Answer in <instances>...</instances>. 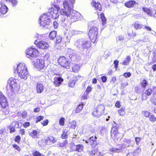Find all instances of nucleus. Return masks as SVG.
Instances as JSON below:
<instances>
[{"instance_id":"obj_1","label":"nucleus","mask_w":156,"mask_h":156,"mask_svg":"<svg viewBox=\"0 0 156 156\" xmlns=\"http://www.w3.org/2000/svg\"><path fill=\"white\" fill-rule=\"evenodd\" d=\"M75 2V0H64L63 2V8L60 11L61 14L65 16V18L62 17L61 19L63 24H69L79 19L80 14L72 9Z\"/></svg>"},{"instance_id":"obj_2","label":"nucleus","mask_w":156,"mask_h":156,"mask_svg":"<svg viewBox=\"0 0 156 156\" xmlns=\"http://www.w3.org/2000/svg\"><path fill=\"white\" fill-rule=\"evenodd\" d=\"M15 73L16 72L21 78L26 80L29 77V74L25 64L23 63H20L13 67Z\"/></svg>"},{"instance_id":"obj_3","label":"nucleus","mask_w":156,"mask_h":156,"mask_svg":"<svg viewBox=\"0 0 156 156\" xmlns=\"http://www.w3.org/2000/svg\"><path fill=\"white\" fill-rule=\"evenodd\" d=\"M18 80L13 78H9L8 80L7 89L9 92L14 96L16 93H17L20 88Z\"/></svg>"},{"instance_id":"obj_4","label":"nucleus","mask_w":156,"mask_h":156,"mask_svg":"<svg viewBox=\"0 0 156 156\" xmlns=\"http://www.w3.org/2000/svg\"><path fill=\"white\" fill-rule=\"evenodd\" d=\"M81 51L85 49H87L88 48L91 46L90 42L87 40L83 39H80L77 41L74 44Z\"/></svg>"},{"instance_id":"obj_5","label":"nucleus","mask_w":156,"mask_h":156,"mask_svg":"<svg viewBox=\"0 0 156 156\" xmlns=\"http://www.w3.org/2000/svg\"><path fill=\"white\" fill-rule=\"evenodd\" d=\"M98 30L96 26H93L89 31L88 35L91 42L93 43L97 42L98 36Z\"/></svg>"},{"instance_id":"obj_6","label":"nucleus","mask_w":156,"mask_h":156,"mask_svg":"<svg viewBox=\"0 0 156 156\" xmlns=\"http://www.w3.org/2000/svg\"><path fill=\"white\" fill-rule=\"evenodd\" d=\"M60 9L59 6L56 5H55L54 7H51L49 9L47 13L48 15H51V16L53 19H56L59 16L58 11Z\"/></svg>"},{"instance_id":"obj_7","label":"nucleus","mask_w":156,"mask_h":156,"mask_svg":"<svg viewBox=\"0 0 156 156\" xmlns=\"http://www.w3.org/2000/svg\"><path fill=\"white\" fill-rule=\"evenodd\" d=\"M105 109V107L103 105H99L94 108L92 114L94 116L99 117L103 114Z\"/></svg>"},{"instance_id":"obj_8","label":"nucleus","mask_w":156,"mask_h":156,"mask_svg":"<svg viewBox=\"0 0 156 156\" xmlns=\"http://www.w3.org/2000/svg\"><path fill=\"white\" fill-rule=\"evenodd\" d=\"M38 53L37 49L33 47L28 48L26 50L27 57L28 58L35 57L38 55Z\"/></svg>"},{"instance_id":"obj_9","label":"nucleus","mask_w":156,"mask_h":156,"mask_svg":"<svg viewBox=\"0 0 156 156\" xmlns=\"http://www.w3.org/2000/svg\"><path fill=\"white\" fill-rule=\"evenodd\" d=\"M41 26L44 27L48 25L50 23V18L48 15L44 13L41 16L39 20Z\"/></svg>"},{"instance_id":"obj_10","label":"nucleus","mask_w":156,"mask_h":156,"mask_svg":"<svg viewBox=\"0 0 156 156\" xmlns=\"http://www.w3.org/2000/svg\"><path fill=\"white\" fill-rule=\"evenodd\" d=\"M58 62L59 65L62 67L68 69L69 68V62L64 56H62L58 59Z\"/></svg>"},{"instance_id":"obj_11","label":"nucleus","mask_w":156,"mask_h":156,"mask_svg":"<svg viewBox=\"0 0 156 156\" xmlns=\"http://www.w3.org/2000/svg\"><path fill=\"white\" fill-rule=\"evenodd\" d=\"M34 44L36 45L39 48L41 49H48L49 47L48 44L44 41H40L38 42L37 40H36Z\"/></svg>"},{"instance_id":"obj_12","label":"nucleus","mask_w":156,"mask_h":156,"mask_svg":"<svg viewBox=\"0 0 156 156\" xmlns=\"http://www.w3.org/2000/svg\"><path fill=\"white\" fill-rule=\"evenodd\" d=\"M34 65L37 69H42L44 67V62L42 59H37L34 63Z\"/></svg>"},{"instance_id":"obj_13","label":"nucleus","mask_w":156,"mask_h":156,"mask_svg":"<svg viewBox=\"0 0 156 156\" xmlns=\"http://www.w3.org/2000/svg\"><path fill=\"white\" fill-rule=\"evenodd\" d=\"M0 104L3 108H5L8 106V102L2 93L0 92Z\"/></svg>"},{"instance_id":"obj_14","label":"nucleus","mask_w":156,"mask_h":156,"mask_svg":"<svg viewBox=\"0 0 156 156\" xmlns=\"http://www.w3.org/2000/svg\"><path fill=\"white\" fill-rule=\"evenodd\" d=\"M9 112L8 109L4 108L0 110V119L3 120L5 119L8 116Z\"/></svg>"},{"instance_id":"obj_15","label":"nucleus","mask_w":156,"mask_h":156,"mask_svg":"<svg viewBox=\"0 0 156 156\" xmlns=\"http://www.w3.org/2000/svg\"><path fill=\"white\" fill-rule=\"evenodd\" d=\"M143 11L146 13L148 15L151 16H154L156 18V10H150L146 8L143 7L142 9Z\"/></svg>"},{"instance_id":"obj_16","label":"nucleus","mask_w":156,"mask_h":156,"mask_svg":"<svg viewBox=\"0 0 156 156\" xmlns=\"http://www.w3.org/2000/svg\"><path fill=\"white\" fill-rule=\"evenodd\" d=\"M96 139L97 138L96 136H92L87 140H85V141L86 143L90 145L92 147L96 145Z\"/></svg>"},{"instance_id":"obj_17","label":"nucleus","mask_w":156,"mask_h":156,"mask_svg":"<svg viewBox=\"0 0 156 156\" xmlns=\"http://www.w3.org/2000/svg\"><path fill=\"white\" fill-rule=\"evenodd\" d=\"M8 10L7 7L2 3H0V16L6 13Z\"/></svg>"},{"instance_id":"obj_18","label":"nucleus","mask_w":156,"mask_h":156,"mask_svg":"<svg viewBox=\"0 0 156 156\" xmlns=\"http://www.w3.org/2000/svg\"><path fill=\"white\" fill-rule=\"evenodd\" d=\"M54 80V84L56 87L59 86L63 81V79L60 77H55Z\"/></svg>"},{"instance_id":"obj_19","label":"nucleus","mask_w":156,"mask_h":156,"mask_svg":"<svg viewBox=\"0 0 156 156\" xmlns=\"http://www.w3.org/2000/svg\"><path fill=\"white\" fill-rule=\"evenodd\" d=\"M19 127V124L17 122L13 121L12 122L11 126H10V133H12L15 131V128H18Z\"/></svg>"},{"instance_id":"obj_20","label":"nucleus","mask_w":156,"mask_h":156,"mask_svg":"<svg viewBox=\"0 0 156 156\" xmlns=\"http://www.w3.org/2000/svg\"><path fill=\"white\" fill-rule=\"evenodd\" d=\"M67 53L69 55V57L70 58H73L75 59L76 58V51L70 48L67 49Z\"/></svg>"},{"instance_id":"obj_21","label":"nucleus","mask_w":156,"mask_h":156,"mask_svg":"<svg viewBox=\"0 0 156 156\" xmlns=\"http://www.w3.org/2000/svg\"><path fill=\"white\" fill-rule=\"evenodd\" d=\"M44 86L42 84L38 83L36 85V91L38 93H41L44 90Z\"/></svg>"},{"instance_id":"obj_22","label":"nucleus","mask_w":156,"mask_h":156,"mask_svg":"<svg viewBox=\"0 0 156 156\" xmlns=\"http://www.w3.org/2000/svg\"><path fill=\"white\" fill-rule=\"evenodd\" d=\"M122 148V147L117 148L114 146H111L109 148V151L113 153H119L121 151Z\"/></svg>"},{"instance_id":"obj_23","label":"nucleus","mask_w":156,"mask_h":156,"mask_svg":"<svg viewBox=\"0 0 156 156\" xmlns=\"http://www.w3.org/2000/svg\"><path fill=\"white\" fill-rule=\"evenodd\" d=\"M91 4L96 9L100 11L101 10V5L100 3L98 2H96L94 1L91 2Z\"/></svg>"},{"instance_id":"obj_24","label":"nucleus","mask_w":156,"mask_h":156,"mask_svg":"<svg viewBox=\"0 0 156 156\" xmlns=\"http://www.w3.org/2000/svg\"><path fill=\"white\" fill-rule=\"evenodd\" d=\"M119 133H118V129L115 126H113L111 131V137L116 136V134Z\"/></svg>"},{"instance_id":"obj_25","label":"nucleus","mask_w":156,"mask_h":156,"mask_svg":"<svg viewBox=\"0 0 156 156\" xmlns=\"http://www.w3.org/2000/svg\"><path fill=\"white\" fill-rule=\"evenodd\" d=\"M5 1L9 4H11L12 6H16L18 3L17 0H5Z\"/></svg>"},{"instance_id":"obj_26","label":"nucleus","mask_w":156,"mask_h":156,"mask_svg":"<svg viewBox=\"0 0 156 156\" xmlns=\"http://www.w3.org/2000/svg\"><path fill=\"white\" fill-rule=\"evenodd\" d=\"M136 3V2L134 1H130L125 3V6L128 8L133 7Z\"/></svg>"},{"instance_id":"obj_27","label":"nucleus","mask_w":156,"mask_h":156,"mask_svg":"<svg viewBox=\"0 0 156 156\" xmlns=\"http://www.w3.org/2000/svg\"><path fill=\"white\" fill-rule=\"evenodd\" d=\"M68 144L67 140H65L62 142H58L57 143V146L58 147H62L66 146Z\"/></svg>"},{"instance_id":"obj_28","label":"nucleus","mask_w":156,"mask_h":156,"mask_svg":"<svg viewBox=\"0 0 156 156\" xmlns=\"http://www.w3.org/2000/svg\"><path fill=\"white\" fill-rule=\"evenodd\" d=\"M143 27V25L139 22H136L135 23L134 27L136 30L140 29Z\"/></svg>"},{"instance_id":"obj_29","label":"nucleus","mask_w":156,"mask_h":156,"mask_svg":"<svg viewBox=\"0 0 156 156\" xmlns=\"http://www.w3.org/2000/svg\"><path fill=\"white\" fill-rule=\"evenodd\" d=\"M57 32L55 31H51L49 34V37L51 40L54 39L56 36Z\"/></svg>"},{"instance_id":"obj_30","label":"nucleus","mask_w":156,"mask_h":156,"mask_svg":"<svg viewBox=\"0 0 156 156\" xmlns=\"http://www.w3.org/2000/svg\"><path fill=\"white\" fill-rule=\"evenodd\" d=\"M116 136L112 137V138L113 139L114 141H116L120 139H121L122 136V134L119 133L116 134Z\"/></svg>"},{"instance_id":"obj_31","label":"nucleus","mask_w":156,"mask_h":156,"mask_svg":"<svg viewBox=\"0 0 156 156\" xmlns=\"http://www.w3.org/2000/svg\"><path fill=\"white\" fill-rule=\"evenodd\" d=\"M131 58L129 56H127L126 59L123 62L122 64L123 65H128L130 61Z\"/></svg>"},{"instance_id":"obj_32","label":"nucleus","mask_w":156,"mask_h":156,"mask_svg":"<svg viewBox=\"0 0 156 156\" xmlns=\"http://www.w3.org/2000/svg\"><path fill=\"white\" fill-rule=\"evenodd\" d=\"M99 129L100 130V133L102 136H103L107 132V129L103 126L100 127L99 128Z\"/></svg>"},{"instance_id":"obj_33","label":"nucleus","mask_w":156,"mask_h":156,"mask_svg":"<svg viewBox=\"0 0 156 156\" xmlns=\"http://www.w3.org/2000/svg\"><path fill=\"white\" fill-rule=\"evenodd\" d=\"M83 146L82 144H78L76 146L75 151L78 152H81L83 151Z\"/></svg>"},{"instance_id":"obj_34","label":"nucleus","mask_w":156,"mask_h":156,"mask_svg":"<svg viewBox=\"0 0 156 156\" xmlns=\"http://www.w3.org/2000/svg\"><path fill=\"white\" fill-rule=\"evenodd\" d=\"M83 105L84 104L81 103V104L79 105L78 106L75 110L76 113H79L83 109Z\"/></svg>"},{"instance_id":"obj_35","label":"nucleus","mask_w":156,"mask_h":156,"mask_svg":"<svg viewBox=\"0 0 156 156\" xmlns=\"http://www.w3.org/2000/svg\"><path fill=\"white\" fill-rule=\"evenodd\" d=\"M37 131L34 130L29 133L30 135L33 138H35L37 137Z\"/></svg>"},{"instance_id":"obj_36","label":"nucleus","mask_w":156,"mask_h":156,"mask_svg":"<svg viewBox=\"0 0 156 156\" xmlns=\"http://www.w3.org/2000/svg\"><path fill=\"white\" fill-rule=\"evenodd\" d=\"M69 126L70 128L74 129L76 126V122L74 121H73L69 123Z\"/></svg>"},{"instance_id":"obj_37","label":"nucleus","mask_w":156,"mask_h":156,"mask_svg":"<svg viewBox=\"0 0 156 156\" xmlns=\"http://www.w3.org/2000/svg\"><path fill=\"white\" fill-rule=\"evenodd\" d=\"M125 109L124 107H122L118 111V112L120 115L123 116L125 115Z\"/></svg>"},{"instance_id":"obj_38","label":"nucleus","mask_w":156,"mask_h":156,"mask_svg":"<svg viewBox=\"0 0 156 156\" xmlns=\"http://www.w3.org/2000/svg\"><path fill=\"white\" fill-rule=\"evenodd\" d=\"M148 83L145 79H144L140 83L141 86L143 88H145L147 85Z\"/></svg>"},{"instance_id":"obj_39","label":"nucleus","mask_w":156,"mask_h":156,"mask_svg":"<svg viewBox=\"0 0 156 156\" xmlns=\"http://www.w3.org/2000/svg\"><path fill=\"white\" fill-rule=\"evenodd\" d=\"M80 68V66L78 65H75L72 67V70L73 72L77 73L79 71Z\"/></svg>"},{"instance_id":"obj_40","label":"nucleus","mask_w":156,"mask_h":156,"mask_svg":"<svg viewBox=\"0 0 156 156\" xmlns=\"http://www.w3.org/2000/svg\"><path fill=\"white\" fill-rule=\"evenodd\" d=\"M149 117L150 122H153L156 121V118L153 115L151 114Z\"/></svg>"},{"instance_id":"obj_41","label":"nucleus","mask_w":156,"mask_h":156,"mask_svg":"<svg viewBox=\"0 0 156 156\" xmlns=\"http://www.w3.org/2000/svg\"><path fill=\"white\" fill-rule=\"evenodd\" d=\"M46 140H47L46 139H42L41 140H40L38 141V144L41 147H42L45 145V142L46 141Z\"/></svg>"},{"instance_id":"obj_42","label":"nucleus","mask_w":156,"mask_h":156,"mask_svg":"<svg viewBox=\"0 0 156 156\" xmlns=\"http://www.w3.org/2000/svg\"><path fill=\"white\" fill-rule=\"evenodd\" d=\"M101 19L102 20V24L103 25H104L106 23V19L103 14H101Z\"/></svg>"},{"instance_id":"obj_43","label":"nucleus","mask_w":156,"mask_h":156,"mask_svg":"<svg viewBox=\"0 0 156 156\" xmlns=\"http://www.w3.org/2000/svg\"><path fill=\"white\" fill-rule=\"evenodd\" d=\"M142 113L143 115L146 117H148L151 114L149 112L145 110L143 111Z\"/></svg>"},{"instance_id":"obj_44","label":"nucleus","mask_w":156,"mask_h":156,"mask_svg":"<svg viewBox=\"0 0 156 156\" xmlns=\"http://www.w3.org/2000/svg\"><path fill=\"white\" fill-rule=\"evenodd\" d=\"M67 131L66 130H64L62 134V139H66L68 135Z\"/></svg>"},{"instance_id":"obj_45","label":"nucleus","mask_w":156,"mask_h":156,"mask_svg":"<svg viewBox=\"0 0 156 156\" xmlns=\"http://www.w3.org/2000/svg\"><path fill=\"white\" fill-rule=\"evenodd\" d=\"M97 150L96 149H94L91 151H88V154L90 156H93L97 154Z\"/></svg>"},{"instance_id":"obj_46","label":"nucleus","mask_w":156,"mask_h":156,"mask_svg":"<svg viewBox=\"0 0 156 156\" xmlns=\"http://www.w3.org/2000/svg\"><path fill=\"white\" fill-rule=\"evenodd\" d=\"M65 119L64 118L62 117H61L59 121V125L62 126H63L65 124Z\"/></svg>"},{"instance_id":"obj_47","label":"nucleus","mask_w":156,"mask_h":156,"mask_svg":"<svg viewBox=\"0 0 156 156\" xmlns=\"http://www.w3.org/2000/svg\"><path fill=\"white\" fill-rule=\"evenodd\" d=\"M88 93L87 92H85L83 95V96L81 97V100H85L87 99L88 98Z\"/></svg>"},{"instance_id":"obj_48","label":"nucleus","mask_w":156,"mask_h":156,"mask_svg":"<svg viewBox=\"0 0 156 156\" xmlns=\"http://www.w3.org/2000/svg\"><path fill=\"white\" fill-rule=\"evenodd\" d=\"M152 92V90L151 89H148L146 90L144 94L147 96H149L151 95Z\"/></svg>"},{"instance_id":"obj_49","label":"nucleus","mask_w":156,"mask_h":156,"mask_svg":"<svg viewBox=\"0 0 156 156\" xmlns=\"http://www.w3.org/2000/svg\"><path fill=\"white\" fill-rule=\"evenodd\" d=\"M75 83V80H70L68 83L69 86L70 87H73L74 86Z\"/></svg>"},{"instance_id":"obj_50","label":"nucleus","mask_w":156,"mask_h":156,"mask_svg":"<svg viewBox=\"0 0 156 156\" xmlns=\"http://www.w3.org/2000/svg\"><path fill=\"white\" fill-rule=\"evenodd\" d=\"M128 83L125 82L124 83H121L120 88L121 89H123L127 86L128 85Z\"/></svg>"},{"instance_id":"obj_51","label":"nucleus","mask_w":156,"mask_h":156,"mask_svg":"<svg viewBox=\"0 0 156 156\" xmlns=\"http://www.w3.org/2000/svg\"><path fill=\"white\" fill-rule=\"evenodd\" d=\"M56 37V43H60L62 41V37L60 36H57Z\"/></svg>"},{"instance_id":"obj_52","label":"nucleus","mask_w":156,"mask_h":156,"mask_svg":"<svg viewBox=\"0 0 156 156\" xmlns=\"http://www.w3.org/2000/svg\"><path fill=\"white\" fill-rule=\"evenodd\" d=\"M124 142L126 143L127 144H126L125 146H124V147H128L129 146V145L130 144L131 141L129 140L125 139L124 140ZM122 147H124L123 145H122Z\"/></svg>"},{"instance_id":"obj_53","label":"nucleus","mask_w":156,"mask_h":156,"mask_svg":"<svg viewBox=\"0 0 156 156\" xmlns=\"http://www.w3.org/2000/svg\"><path fill=\"white\" fill-rule=\"evenodd\" d=\"M34 156H41L42 155L39 151H34L33 152Z\"/></svg>"},{"instance_id":"obj_54","label":"nucleus","mask_w":156,"mask_h":156,"mask_svg":"<svg viewBox=\"0 0 156 156\" xmlns=\"http://www.w3.org/2000/svg\"><path fill=\"white\" fill-rule=\"evenodd\" d=\"M144 29H145L147 31H148L149 32L151 31H153L154 32V31L151 28L147 26H145L144 28Z\"/></svg>"},{"instance_id":"obj_55","label":"nucleus","mask_w":156,"mask_h":156,"mask_svg":"<svg viewBox=\"0 0 156 156\" xmlns=\"http://www.w3.org/2000/svg\"><path fill=\"white\" fill-rule=\"evenodd\" d=\"M123 37L122 35H120L117 38V42L121 41L123 40Z\"/></svg>"},{"instance_id":"obj_56","label":"nucleus","mask_w":156,"mask_h":156,"mask_svg":"<svg viewBox=\"0 0 156 156\" xmlns=\"http://www.w3.org/2000/svg\"><path fill=\"white\" fill-rule=\"evenodd\" d=\"M48 140L51 141V142H52L53 143H55L56 141V140L55 139V138H54L53 137L50 136L48 137Z\"/></svg>"},{"instance_id":"obj_57","label":"nucleus","mask_w":156,"mask_h":156,"mask_svg":"<svg viewBox=\"0 0 156 156\" xmlns=\"http://www.w3.org/2000/svg\"><path fill=\"white\" fill-rule=\"evenodd\" d=\"M44 117L42 116H38L37 118V119L36 120V123H37L38 122L41 121V120L43 119L44 118Z\"/></svg>"},{"instance_id":"obj_58","label":"nucleus","mask_w":156,"mask_h":156,"mask_svg":"<svg viewBox=\"0 0 156 156\" xmlns=\"http://www.w3.org/2000/svg\"><path fill=\"white\" fill-rule=\"evenodd\" d=\"M125 78L129 77L131 76V74L130 72L125 73L123 75Z\"/></svg>"},{"instance_id":"obj_59","label":"nucleus","mask_w":156,"mask_h":156,"mask_svg":"<svg viewBox=\"0 0 156 156\" xmlns=\"http://www.w3.org/2000/svg\"><path fill=\"white\" fill-rule=\"evenodd\" d=\"M21 140L20 136L19 135L16 136L15 139V141L18 143L20 142Z\"/></svg>"},{"instance_id":"obj_60","label":"nucleus","mask_w":156,"mask_h":156,"mask_svg":"<svg viewBox=\"0 0 156 156\" xmlns=\"http://www.w3.org/2000/svg\"><path fill=\"white\" fill-rule=\"evenodd\" d=\"M41 123L43 126H46L48 124V120L46 119L44 121L41 122Z\"/></svg>"},{"instance_id":"obj_61","label":"nucleus","mask_w":156,"mask_h":156,"mask_svg":"<svg viewBox=\"0 0 156 156\" xmlns=\"http://www.w3.org/2000/svg\"><path fill=\"white\" fill-rule=\"evenodd\" d=\"M13 147L17 151H19L20 150V147L17 145L16 144L13 145Z\"/></svg>"},{"instance_id":"obj_62","label":"nucleus","mask_w":156,"mask_h":156,"mask_svg":"<svg viewBox=\"0 0 156 156\" xmlns=\"http://www.w3.org/2000/svg\"><path fill=\"white\" fill-rule=\"evenodd\" d=\"M30 125V123L29 122H26L23 124V126L25 128H27Z\"/></svg>"},{"instance_id":"obj_63","label":"nucleus","mask_w":156,"mask_h":156,"mask_svg":"<svg viewBox=\"0 0 156 156\" xmlns=\"http://www.w3.org/2000/svg\"><path fill=\"white\" fill-rule=\"evenodd\" d=\"M20 134L21 135H23L25 134V131L24 129H20Z\"/></svg>"},{"instance_id":"obj_64","label":"nucleus","mask_w":156,"mask_h":156,"mask_svg":"<svg viewBox=\"0 0 156 156\" xmlns=\"http://www.w3.org/2000/svg\"><path fill=\"white\" fill-rule=\"evenodd\" d=\"M101 79L103 82H105L107 80V78L106 76H103L101 77Z\"/></svg>"}]
</instances>
